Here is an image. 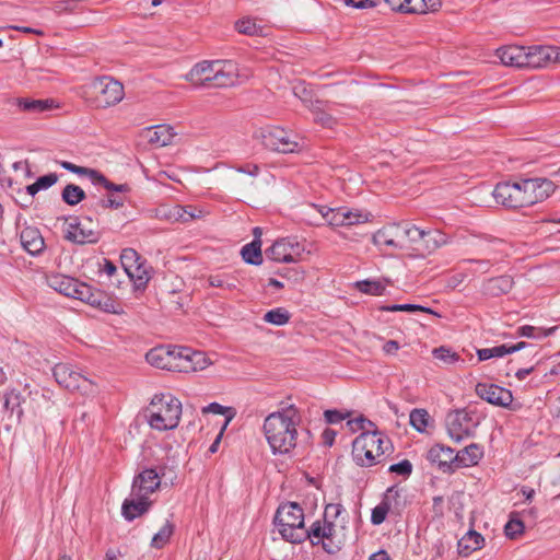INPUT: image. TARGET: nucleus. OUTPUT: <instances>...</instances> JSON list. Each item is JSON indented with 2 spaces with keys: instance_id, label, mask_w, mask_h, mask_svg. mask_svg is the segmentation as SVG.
<instances>
[{
  "instance_id": "1",
  "label": "nucleus",
  "mask_w": 560,
  "mask_h": 560,
  "mask_svg": "<svg viewBox=\"0 0 560 560\" xmlns=\"http://www.w3.org/2000/svg\"><path fill=\"white\" fill-rule=\"evenodd\" d=\"M300 422V411L293 405L271 412L265 418L262 432L273 454H289L295 448Z\"/></svg>"
},
{
  "instance_id": "2",
  "label": "nucleus",
  "mask_w": 560,
  "mask_h": 560,
  "mask_svg": "<svg viewBox=\"0 0 560 560\" xmlns=\"http://www.w3.org/2000/svg\"><path fill=\"white\" fill-rule=\"evenodd\" d=\"M347 424L352 431L364 430L352 443L353 460L362 467H371L384 455L387 441L376 431H371L374 424L363 417L349 420Z\"/></svg>"
},
{
  "instance_id": "3",
  "label": "nucleus",
  "mask_w": 560,
  "mask_h": 560,
  "mask_svg": "<svg viewBox=\"0 0 560 560\" xmlns=\"http://www.w3.org/2000/svg\"><path fill=\"white\" fill-rule=\"evenodd\" d=\"M149 425L158 431L177 428L182 416V402L171 394L154 395L144 411Z\"/></svg>"
},
{
  "instance_id": "4",
  "label": "nucleus",
  "mask_w": 560,
  "mask_h": 560,
  "mask_svg": "<svg viewBox=\"0 0 560 560\" xmlns=\"http://www.w3.org/2000/svg\"><path fill=\"white\" fill-rule=\"evenodd\" d=\"M275 524L287 541L300 544L307 537L303 509L295 502H285L279 505L275 515Z\"/></svg>"
},
{
  "instance_id": "5",
  "label": "nucleus",
  "mask_w": 560,
  "mask_h": 560,
  "mask_svg": "<svg viewBox=\"0 0 560 560\" xmlns=\"http://www.w3.org/2000/svg\"><path fill=\"white\" fill-rule=\"evenodd\" d=\"M82 96L96 108H106L118 104L125 96L120 82L109 77L94 79L83 88Z\"/></svg>"
},
{
  "instance_id": "6",
  "label": "nucleus",
  "mask_w": 560,
  "mask_h": 560,
  "mask_svg": "<svg viewBox=\"0 0 560 560\" xmlns=\"http://www.w3.org/2000/svg\"><path fill=\"white\" fill-rule=\"evenodd\" d=\"M418 235V226L409 222L390 223L373 235V242L378 247L410 250Z\"/></svg>"
},
{
  "instance_id": "7",
  "label": "nucleus",
  "mask_w": 560,
  "mask_h": 560,
  "mask_svg": "<svg viewBox=\"0 0 560 560\" xmlns=\"http://www.w3.org/2000/svg\"><path fill=\"white\" fill-rule=\"evenodd\" d=\"M312 545H322L328 553L339 551L346 540V528L338 526L332 521L323 518L314 522L307 529V537Z\"/></svg>"
},
{
  "instance_id": "8",
  "label": "nucleus",
  "mask_w": 560,
  "mask_h": 560,
  "mask_svg": "<svg viewBox=\"0 0 560 560\" xmlns=\"http://www.w3.org/2000/svg\"><path fill=\"white\" fill-rule=\"evenodd\" d=\"M479 424L478 413L467 408L452 410L445 418L447 434L455 443L474 438Z\"/></svg>"
},
{
  "instance_id": "9",
  "label": "nucleus",
  "mask_w": 560,
  "mask_h": 560,
  "mask_svg": "<svg viewBox=\"0 0 560 560\" xmlns=\"http://www.w3.org/2000/svg\"><path fill=\"white\" fill-rule=\"evenodd\" d=\"M260 138L267 149L280 153H293L302 147L295 135L276 126L261 129Z\"/></svg>"
},
{
  "instance_id": "10",
  "label": "nucleus",
  "mask_w": 560,
  "mask_h": 560,
  "mask_svg": "<svg viewBox=\"0 0 560 560\" xmlns=\"http://www.w3.org/2000/svg\"><path fill=\"white\" fill-rule=\"evenodd\" d=\"M54 376L59 385L69 390H78L83 395L95 393L94 383L69 364H57L54 368Z\"/></svg>"
},
{
  "instance_id": "11",
  "label": "nucleus",
  "mask_w": 560,
  "mask_h": 560,
  "mask_svg": "<svg viewBox=\"0 0 560 560\" xmlns=\"http://www.w3.org/2000/svg\"><path fill=\"white\" fill-rule=\"evenodd\" d=\"M66 238L80 245L94 244L101 238V232L90 217L75 218L67 224Z\"/></svg>"
},
{
  "instance_id": "12",
  "label": "nucleus",
  "mask_w": 560,
  "mask_h": 560,
  "mask_svg": "<svg viewBox=\"0 0 560 560\" xmlns=\"http://www.w3.org/2000/svg\"><path fill=\"white\" fill-rule=\"evenodd\" d=\"M304 250L305 248L302 243L295 238L287 237L276 241L266 250V256L277 262L290 264L300 260Z\"/></svg>"
},
{
  "instance_id": "13",
  "label": "nucleus",
  "mask_w": 560,
  "mask_h": 560,
  "mask_svg": "<svg viewBox=\"0 0 560 560\" xmlns=\"http://www.w3.org/2000/svg\"><path fill=\"white\" fill-rule=\"evenodd\" d=\"M214 74L212 86L229 88L242 83L249 78L248 73H242L238 65L232 60H214Z\"/></svg>"
},
{
  "instance_id": "14",
  "label": "nucleus",
  "mask_w": 560,
  "mask_h": 560,
  "mask_svg": "<svg viewBox=\"0 0 560 560\" xmlns=\"http://www.w3.org/2000/svg\"><path fill=\"white\" fill-rule=\"evenodd\" d=\"M74 299L106 313H120L117 303L109 295L102 290L93 289L91 285L83 282H81Z\"/></svg>"
},
{
  "instance_id": "15",
  "label": "nucleus",
  "mask_w": 560,
  "mask_h": 560,
  "mask_svg": "<svg viewBox=\"0 0 560 560\" xmlns=\"http://www.w3.org/2000/svg\"><path fill=\"white\" fill-rule=\"evenodd\" d=\"M418 233L410 249L415 257L423 258L447 243L445 234L438 230L424 231L418 228Z\"/></svg>"
},
{
  "instance_id": "16",
  "label": "nucleus",
  "mask_w": 560,
  "mask_h": 560,
  "mask_svg": "<svg viewBox=\"0 0 560 560\" xmlns=\"http://www.w3.org/2000/svg\"><path fill=\"white\" fill-rule=\"evenodd\" d=\"M525 68L539 69L552 62H560V47L557 46H528L525 47Z\"/></svg>"
},
{
  "instance_id": "17",
  "label": "nucleus",
  "mask_w": 560,
  "mask_h": 560,
  "mask_svg": "<svg viewBox=\"0 0 560 560\" xmlns=\"http://www.w3.org/2000/svg\"><path fill=\"white\" fill-rule=\"evenodd\" d=\"M492 195L497 203L505 208L520 209L526 207L520 180L499 183Z\"/></svg>"
},
{
  "instance_id": "18",
  "label": "nucleus",
  "mask_w": 560,
  "mask_h": 560,
  "mask_svg": "<svg viewBox=\"0 0 560 560\" xmlns=\"http://www.w3.org/2000/svg\"><path fill=\"white\" fill-rule=\"evenodd\" d=\"M176 372L190 373L203 371L212 362L205 352L195 351L190 348L178 347Z\"/></svg>"
},
{
  "instance_id": "19",
  "label": "nucleus",
  "mask_w": 560,
  "mask_h": 560,
  "mask_svg": "<svg viewBox=\"0 0 560 560\" xmlns=\"http://www.w3.org/2000/svg\"><path fill=\"white\" fill-rule=\"evenodd\" d=\"M475 392L479 398L498 407L508 408L513 401L512 392L495 384L478 383Z\"/></svg>"
},
{
  "instance_id": "20",
  "label": "nucleus",
  "mask_w": 560,
  "mask_h": 560,
  "mask_svg": "<svg viewBox=\"0 0 560 560\" xmlns=\"http://www.w3.org/2000/svg\"><path fill=\"white\" fill-rule=\"evenodd\" d=\"M178 347L160 346L151 349L145 359L149 364L158 369L174 371L177 368V353Z\"/></svg>"
},
{
  "instance_id": "21",
  "label": "nucleus",
  "mask_w": 560,
  "mask_h": 560,
  "mask_svg": "<svg viewBox=\"0 0 560 560\" xmlns=\"http://www.w3.org/2000/svg\"><path fill=\"white\" fill-rule=\"evenodd\" d=\"M161 485L160 475L153 468H147L139 472L132 482V495L148 497Z\"/></svg>"
},
{
  "instance_id": "22",
  "label": "nucleus",
  "mask_w": 560,
  "mask_h": 560,
  "mask_svg": "<svg viewBox=\"0 0 560 560\" xmlns=\"http://www.w3.org/2000/svg\"><path fill=\"white\" fill-rule=\"evenodd\" d=\"M400 498V490L396 487H390L384 493L383 500L377 504L371 514V523L373 525L382 524L388 512L399 509L398 499Z\"/></svg>"
},
{
  "instance_id": "23",
  "label": "nucleus",
  "mask_w": 560,
  "mask_h": 560,
  "mask_svg": "<svg viewBox=\"0 0 560 560\" xmlns=\"http://www.w3.org/2000/svg\"><path fill=\"white\" fill-rule=\"evenodd\" d=\"M214 60H203L196 63L190 71L185 75V79L198 86H212L214 74Z\"/></svg>"
},
{
  "instance_id": "24",
  "label": "nucleus",
  "mask_w": 560,
  "mask_h": 560,
  "mask_svg": "<svg viewBox=\"0 0 560 560\" xmlns=\"http://www.w3.org/2000/svg\"><path fill=\"white\" fill-rule=\"evenodd\" d=\"M428 459L434 463L443 471H453L456 469V456L454 450L441 444L433 445L428 452Z\"/></svg>"
},
{
  "instance_id": "25",
  "label": "nucleus",
  "mask_w": 560,
  "mask_h": 560,
  "mask_svg": "<svg viewBox=\"0 0 560 560\" xmlns=\"http://www.w3.org/2000/svg\"><path fill=\"white\" fill-rule=\"evenodd\" d=\"M46 283L49 288L52 290L69 296V298H75V294L78 293V289L81 284L80 281H78L74 278L61 275V273H49L46 276Z\"/></svg>"
},
{
  "instance_id": "26",
  "label": "nucleus",
  "mask_w": 560,
  "mask_h": 560,
  "mask_svg": "<svg viewBox=\"0 0 560 560\" xmlns=\"http://www.w3.org/2000/svg\"><path fill=\"white\" fill-rule=\"evenodd\" d=\"M20 240L23 248L33 256L39 255L45 248L44 237L35 226H25L20 233Z\"/></svg>"
},
{
  "instance_id": "27",
  "label": "nucleus",
  "mask_w": 560,
  "mask_h": 560,
  "mask_svg": "<svg viewBox=\"0 0 560 560\" xmlns=\"http://www.w3.org/2000/svg\"><path fill=\"white\" fill-rule=\"evenodd\" d=\"M497 56L504 66L525 68V46L509 45L497 50Z\"/></svg>"
},
{
  "instance_id": "28",
  "label": "nucleus",
  "mask_w": 560,
  "mask_h": 560,
  "mask_svg": "<svg viewBox=\"0 0 560 560\" xmlns=\"http://www.w3.org/2000/svg\"><path fill=\"white\" fill-rule=\"evenodd\" d=\"M176 132L168 125H158L145 130V138L149 143L156 147H165L172 143Z\"/></svg>"
},
{
  "instance_id": "29",
  "label": "nucleus",
  "mask_w": 560,
  "mask_h": 560,
  "mask_svg": "<svg viewBox=\"0 0 560 560\" xmlns=\"http://www.w3.org/2000/svg\"><path fill=\"white\" fill-rule=\"evenodd\" d=\"M456 469L460 467H471L479 463L483 456L482 447L479 444L471 443L455 454Z\"/></svg>"
},
{
  "instance_id": "30",
  "label": "nucleus",
  "mask_w": 560,
  "mask_h": 560,
  "mask_svg": "<svg viewBox=\"0 0 560 560\" xmlns=\"http://www.w3.org/2000/svg\"><path fill=\"white\" fill-rule=\"evenodd\" d=\"M202 210L192 206L183 207L175 205L163 212V217L172 221L189 222L195 219L201 218Z\"/></svg>"
},
{
  "instance_id": "31",
  "label": "nucleus",
  "mask_w": 560,
  "mask_h": 560,
  "mask_svg": "<svg viewBox=\"0 0 560 560\" xmlns=\"http://www.w3.org/2000/svg\"><path fill=\"white\" fill-rule=\"evenodd\" d=\"M150 505L151 501L148 497H136V499L125 500L121 513L126 520L132 521L145 513Z\"/></svg>"
},
{
  "instance_id": "32",
  "label": "nucleus",
  "mask_w": 560,
  "mask_h": 560,
  "mask_svg": "<svg viewBox=\"0 0 560 560\" xmlns=\"http://www.w3.org/2000/svg\"><path fill=\"white\" fill-rule=\"evenodd\" d=\"M483 542L485 538L481 534L469 530L458 540V553L463 557H468L471 552L481 549Z\"/></svg>"
},
{
  "instance_id": "33",
  "label": "nucleus",
  "mask_w": 560,
  "mask_h": 560,
  "mask_svg": "<svg viewBox=\"0 0 560 560\" xmlns=\"http://www.w3.org/2000/svg\"><path fill=\"white\" fill-rule=\"evenodd\" d=\"M513 283V279L510 276L491 278L483 283V292L491 296H499L510 292Z\"/></svg>"
},
{
  "instance_id": "34",
  "label": "nucleus",
  "mask_w": 560,
  "mask_h": 560,
  "mask_svg": "<svg viewBox=\"0 0 560 560\" xmlns=\"http://www.w3.org/2000/svg\"><path fill=\"white\" fill-rule=\"evenodd\" d=\"M16 104L22 110L28 113H43L55 107L52 100L18 98Z\"/></svg>"
},
{
  "instance_id": "35",
  "label": "nucleus",
  "mask_w": 560,
  "mask_h": 560,
  "mask_svg": "<svg viewBox=\"0 0 560 560\" xmlns=\"http://www.w3.org/2000/svg\"><path fill=\"white\" fill-rule=\"evenodd\" d=\"M242 257L245 262L250 265H260L262 261L261 242L254 240L252 243L246 244L241 250Z\"/></svg>"
},
{
  "instance_id": "36",
  "label": "nucleus",
  "mask_w": 560,
  "mask_h": 560,
  "mask_svg": "<svg viewBox=\"0 0 560 560\" xmlns=\"http://www.w3.org/2000/svg\"><path fill=\"white\" fill-rule=\"evenodd\" d=\"M386 284L387 283L382 280L366 279L355 282V288L364 294L380 296L384 294Z\"/></svg>"
},
{
  "instance_id": "37",
  "label": "nucleus",
  "mask_w": 560,
  "mask_h": 560,
  "mask_svg": "<svg viewBox=\"0 0 560 560\" xmlns=\"http://www.w3.org/2000/svg\"><path fill=\"white\" fill-rule=\"evenodd\" d=\"M557 329V326L550 328H541L535 327L530 325H524L517 328V336L533 338V339H542L550 335H552Z\"/></svg>"
},
{
  "instance_id": "38",
  "label": "nucleus",
  "mask_w": 560,
  "mask_h": 560,
  "mask_svg": "<svg viewBox=\"0 0 560 560\" xmlns=\"http://www.w3.org/2000/svg\"><path fill=\"white\" fill-rule=\"evenodd\" d=\"M319 212L326 222L331 226H346L343 218L345 207L340 208H326L320 207Z\"/></svg>"
},
{
  "instance_id": "39",
  "label": "nucleus",
  "mask_w": 560,
  "mask_h": 560,
  "mask_svg": "<svg viewBox=\"0 0 560 560\" xmlns=\"http://www.w3.org/2000/svg\"><path fill=\"white\" fill-rule=\"evenodd\" d=\"M380 310L383 312H409V313L422 312V313H428V314H432L434 316L441 317V315L439 313H436L435 311H433L432 308L425 307L422 305H418V304L383 305L380 307Z\"/></svg>"
},
{
  "instance_id": "40",
  "label": "nucleus",
  "mask_w": 560,
  "mask_h": 560,
  "mask_svg": "<svg viewBox=\"0 0 560 560\" xmlns=\"http://www.w3.org/2000/svg\"><path fill=\"white\" fill-rule=\"evenodd\" d=\"M127 275L137 283L138 287L145 285L151 278L150 268L143 260L139 261L128 270Z\"/></svg>"
},
{
  "instance_id": "41",
  "label": "nucleus",
  "mask_w": 560,
  "mask_h": 560,
  "mask_svg": "<svg viewBox=\"0 0 560 560\" xmlns=\"http://www.w3.org/2000/svg\"><path fill=\"white\" fill-rule=\"evenodd\" d=\"M62 200L69 206H77L85 199L84 190L74 184H68L61 194Z\"/></svg>"
},
{
  "instance_id": "42",
  "label": "nucleus",
  "mask_w": 560,
  "mask_h": 560,
  "mask_svg": "<svg viewBox=\"0 0 560 560\" xmlns=\"http://www.w3.org/2000/svg\"><path fill=\"white\" fill-rule=\"evenodd\" d=\"M535 182L536 203L546 200L551 196V194H553L556 185L550 179L544 177H535Z\"/></svg>"
},
{
  "instance_id": "43",
  "label": "nucleus",
  "mask_w": 560,
  "mask_h": 560,
  "mask_svg": "<svg viewBox=\"0 0 560 560\" xmlns=\"http://www.w3.org/2000/svg\"><path fill=\"white\" fill-rule=\"evenodd\" d=\"M343 218L346 221V226H350L371 221L372 214L360 209H350L345 207Z\"/></svg>"
},
{
  "instance_id": "44",
  "label": "nucleus",
  "mask_w": 560,
  "mask_h": 560,
  "mask_svg": "<svg viewBox=\"0 0 560 560\" xmlns=\"http://www.w3.org/2000/svg\"><path fill=\"white\" fill-rule=\"evenodd\" d=\"M235 28L238 33L248 36H260L264 35V27L258 25L254 20L244 18L235 23Z\"/></svg>"
},
{
  "instance_id": "45",
  "label": "nucleus",
  "mask_w": 560,
  "mask_h": 560,
  "mask_svg": "<svg viewBox=\"0 0 560 560\" xmlns=\"http://www.w3.org/2000/svg\"><path fill=\"white\" fill-rule=\"evenodd\" d=\"M208 283L210 287L230 291L236 289V279L230 273L211 275L208 278Z\"/></svg>"
},
{
  "instance_id": "46",
  "label": "nucleus",
  "mask_w": 560,
  "mask_h": 560,
  "mask_svg": "<svg viewBox=\"0 0 560 560\" xmlns=\"http://www.w3.org/2000/svg\"><path fill=\"white\" fill-rule=\"evenodd\" d=\"M58 180V176L56 173H49L47 175L40 176L37 180L26 187V191L31 196H35L38 191L43 189H48L52 185H55Z\"/></svg>"
},
{
  "instance_id": "47",
  "label": "nucleus",
  "mask_w": 560,
  "mask_h": 560,
  "mask_svg": "<svg viewBox=\"0 0 560 560\" xmlns=\"http://www.w3.org/2000/svg\"><path fill=\"white\" fill-rule=\"evenodd\" d=\"M174 533V525L171 522H166L160 530L152 537L151 547L155 549L163 548L172 537Z\"/></svg>"
},
{
  "instance_id": "48",
  "label": "nucleus",
  "mask_w": 560,
  "mask_h": 560,
  "mask_svg": "<svg viewBox=\"0 0 560 560\" xmlns=\"http://www.w3.org/2000/svg\"><path fill=\"white\" fill-rule=\"evenodd\" d=\"M264 320L276 326H283L289 323L290 313L285 308L277 307L268 311L264 315Z\"/></svg>"
},
{
  "instance_id": "49",
  "label": "nucleus",
  "mask_w": 560,
  "mask_h": 560,
  "mask_svg": "<svg viewBox=\"0 0 560 560\" xmlns=\"http://www.w3.org/2000/svg\"><path fill=\"white\" fill-rule=\"evenodd\" d=\"M410 424L418 431L424 432L429 424L430 416L424 409H413L409 416Z\"/></svg>"
},
{
  "instance_id": "50",
  "label": "nucleus",
  "mask_w": 560,
  "mask_h": 560,
  "mask_svg": "<svg viewBox=\"0 0 560 560\" xmlns=\"http://www.w3.org/2000/svg\"><path fill=\"white\" fill-rule=\"evenodd\" d=\"M432 354L436 360L441 361L442 363H444L446 365L455 364L457 362L464 363V360L460 359V357L458 355L457 352L452 351L451 349L445 348V347L435 348L432 351Z\"/></svg>"
},
{
  "instance_id": "51",
  "label": "nucleus",
  "mask_w": 560,
  "mask_h": 560,
  "mask_svg": "<svg viewBox=\"0 0 560 560\" xmlns=\"http://www.w3.org/2000/svg\"><path fill=\"white\" fill-rule=\"evenodd\" d=\"M520 185L522 188V194L524 197L525 206L530 207V206L536 205L535 178H521Z\"/></svg>"
},
{
  "instance_id": "52",
  "label": "nucleus",
  "mask_w": 560,
  "mask_h": 560,
  "mask_svg": "<svg viewBox=\"0 0 560 560\" xmlns=\"http://www.w3.org/2000/svg\"><path fill=\"white\" fill-rule=\"evenodd\" d=\"M509 354L508 345H500L493 348H483L477 350L479 361H486L492 358H502Z\"/></svg>"
},
{
  "instance_id": "53",
  "label": "nucleus",
  "mask_w": 560,
  "mask_h": 560,
  "mask_svg": "<svg viewBox=\"0 0 560 560\" xmlns=\"http://www.w3.org/2000/svg\"><path fill=\"white\" fill-rule=\"evenodd\" d=\"M121 265L127 272L135 265L142 260L141 256L133 248H125L120 254Z\"/></svg>"
},
{
  "instance_id": "54",
  "label": "nucleus",
  "mask_w": 560,
  "mask_h": 560,
  "mask_svg": "<svg viewBox=\"0 0 560 560\" xmlns=\"http://www.w3.org/2000/svg\"><path fill=\"white\" fill-rule=\"evenodd\" d=\"M312 112L314 114V120L317 124L328 128H331L335 125V118L320 107L319 102L313 106Z\"/></svg>"
},
{
  "instance_id": "55",
  "label": "nucleus",
  "mask_w": 560,
  "mask_h": 560,
  "mask_svg": "<svg viewBox=\"0 0 560 560\" xmlns=\"http://www.w3.org/2000/svg\"><path fill=\"white\" fill-rule=\"evenodd\" d=\"M81 7L79 0H58L54 2L52 9L56 13H73L77 12Z\"/></svg>"
},
{
  "instance_id": "56",
  "label": "nucleus",
  "mask_w": 560,
  "mask_h": 560,
  "mask_svg": "<svg viewBox=\"0 0 560 560\" xmlns=\"http://www.w3.org/2000/svg\"><path fill=\"white\" fill-rule=\"evenodd\" d=\"M425 0H402V5L398 11L402 13H425Z\"/></svg>"
},
{
  "instance_id": "57",
  "label": "nucleus",
  "mask_w": 560,
  "mask_h": 560,
  "mask_svg": "<svg viewBox=\"0 0 560 560\" xmlns=\"http://www.w3.org/2000/svg\"><path fill=\"white\" fill-rule=\"evenodd\" d=\"M524 532V523L517 517H511L505 524L504 533L506 537L514 539Z\"/></svg>"
},
{
  "instance_id": "58",
  "label": "nucleus",
  "mask_w": 560,
  "mask_h": 560,
  "mask_svg": "<svg viewBox=\"0 0 560 560\" xmlns=\"http://www.w3.org/2000/svg\"><path fill=\"white\" fill-rule=\"evenodd\" d=\"M389 471L401 476H409L412 471V465L408 459H404L397 464H393L389 467Z\"/></svg>"
},
{
  "instance_id": "59",
  "label": "nucleus",
  "mask_w": 560,
  "mask_h": 560,
  "mask_svg": "<svg viewBox=\"0 0 560 560\" xmlns=\"http://www.w3.org/2000/svg\"><path fill=\"white\" fill-rule=\"evenodd\" d=\"M74 174H78L80 176H88L94 184L96 183V180H104V175H102L100 172L79 165H77Z\"/></svg>"
},
{
  "instance_id": "60",
  "label": "nucleus",
  "mask_w": 560,
  "mask_h": 560,
  "mask_svg": "<svg viewBox=\"0 0 560 560\" xmlns=\"http://www.w3.org/2000/svg\"><path fill=\"white\" fill-rule=\"evenodd\" d=\"M343 2L354 9H371L377 7L380 0H343Z\"/></svg>"
},
{
  "instance_id": "61",
  "label": "nucleus",
  "mask_w": 560,
  "mask_h": 560,
  "mask_svg": "<svg viewBox=\"0 0 560 560\" xmlns=\"http://www.w3.org/2000/svg\"><path fill=\"white\" fill-rule=\"evenodd\" d=\"M20 404H21L20 394L19 393H16V395L15 394H11V395L5 397L4 408L7 410H9L11 408V410L13 411L14 405H16L18 418L21 419V417L23 415V410L20 408Z\"/></svg>"
},
{
  "instance_id": "62",
  "label": "nucleus",
  "mask_w": 560,
  "mask_h": 560,
  "mask_svg": "<svg viewBox=\"0 0 560 560\" xmlns=\"http://www.w3.org/2000/svg\"><path fill=\"white\" fill-rule=\"evenodd\" d=\"M342 512H345V509L341 504H339V503L327 504L325 508L324 518L337 520Z\"/></svg>"
},
{
  "instance_id": "63",
  "label": "nucleus",
  "mask_w": 560,
  "mask_h": 560,
  "mask_svg": "<svg viewBox=\"0 0 560 560\" xmlns=\"http://www.w3.org/2000/svg\"><path fill=\"white\" fill-rule=\"evenodd\" d=\"M349 416L348 412L343 413L339 410H326L324 417L327 423L336 424L345 420Z\"/></svg>"
},
{
  "instance_id": "64",
  "label": "nucleus",
  "mask_w": 560,
  "mask_h": 560,
  "mask_svg": "<svg viewBox=\"0 0 560 560\" xmlns=\"http://www.w3.org/2000/svg\"><path fill=\"white\" fill-rule=\"evenodd\" d=\"M97 206L101 208H104V209L105 208L118 209L124 206V199L120 197L109 196L105 199H101L97 202Z\"/></svg>"
}]
</instances>
